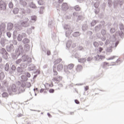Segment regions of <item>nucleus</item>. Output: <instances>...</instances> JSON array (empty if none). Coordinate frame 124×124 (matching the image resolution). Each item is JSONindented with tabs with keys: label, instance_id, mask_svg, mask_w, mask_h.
<instances>
[{
	"label": "nucleus",
	"instance_id": "nucleus-40",
	"mask_svg": "<svg viewBox=\"0 0 124 124\" xmlns=\"http://www.w3.org/2000/svg\"><path fill=\"white\" fill-rule=\"evenodd\" d=\"M95 61H100V56L99 55L97 54L95 56Z\"/></svg>",
	"mask_w": 124,
	"mask_h": 124
},
{
	"label": "nucleus",
	"instance_id": "nucleus-35",
	"mask_svg": "<svg viewBox=\"0 0 124 124\" xmlns=\"http://www.w3.org/2000/svg\"><path fill=\"white\" fill-rule=\"evenodd\" d=\"M93 45L95 48H97L99 46V43L97 42H93Z\"/></svg>",
	"mask_w": 124,
	"mask_h": 124
},
{
	"label": "nucleus",
	"instance_id": "nucleus-36",
	"mask_svg": "<svg viewBox=\"0 0 124 124\" xmlns=\"http://www.w3.org/2000/svg\"><path fill=\"white\" fill-rule=\"evenodd\" d=\"M23 39V37H22V35L21 34H18L17 37V40L18 41H22V40Z\"/></svg>",
	"mask_w": 124,
	"mask_h": 124
},
{
	"label": "nucleus",
	"instance_id": "nucleus-26",
	"mask_svg": "<svg viewBox=\"0 0 124 124\" xmlns=\"http://www.w3.org/2000/svg\"><path fill=\"white\" fill-rule=\"evenodd\" d=\"M109 63L107 62H103L102 63V65L103 68H105V67H107V66H109Z\"/></svg>",
	"mask_w": 124,
	"mask_h": 124
},
{
	"label": "nucleus",
	"instance_id": "nucleus-52",
	"mask_svg": "<svg viewBox=\"0 0 124 124\" xmlns=\"http://www.w3.org/2000/svg\"><path fill=\"white\" fill-rule=\"evenodd\" d=\"M82 65H78L77 66V69L78 70H82Z\"/></svg>",
	"mask_w": 124,
	"mask_h": 124
},
{
	"label": "nucleus",
	"instance_id": "nucleus-15",
	"mask_svg": "<svg viewBox=\"0 0 124 124\" xmlns=\"http://www.w3.org/2000/svg\"><path fill=\"white\" fill-rule=\"evenodd\" d=\"M12 29H13V24L12 23L9 22L8 23L7 26V30L9 31H12Z\"/></svg>",
	"mask_w": 124,
	"mask_h": 124
},
{
	"label": "nucleus",
	"instance_id": "nucleus-23",
	"mask_svg": "<svg viewBox=\"0 0 124 124\" xmlns=\"http://www.w3.org/2000/svg\"><path fill=\"white\" fill-rule=\"evenodd\" d=\"M62 68H63V65H62V64H59L57 66L58 71H62Z\"/></svg>",
	"mask_w": 124,
	"mask_h": 124
},
{
	"label": "nucleus",
	"instance_id": "nucleus-6",
	"mask_svg": "<svg viewBox=\"0 0 124 124\" xmlns=\"http://www.w3.org/2000/svg\"><path fill=\"white\" fill-rule=\"evenodd\" d=\"M16 85L18 86H16L15 84H13L11 87V91L13 92V93H15L16 94H17V93H23V92H20V90H21V85Z\"/></svg>",
	"mask_w": 124,
	"mask_h": 124
},
{
	"label": "nucleus",
	"instance_id": "nucleus-28",
	"mask_svg": "<svg viewBox=\"0 0 124 124\" xmlns=\"http://www.w3.org/2000/svg\"><path fill=\"white\" fill-rule=\"evenodd\" d=\"M64 30H66L67 31H69L71 30V28H70V26L68 25V24H65L64 26Z\"/></svg>",
	"mask_w": 124,
	"mask_h": 124
},
{
	"label": "nucleus",
	"instance_id": "nucleus-63",
	"mask_svg": "<svg viewBox=\"0 0 124 124\" xmlns=\"http://www.w3.org/2000/svg\"><path fill=\"white\" fill-rule=\"evenodd\" d=\"M75 102L76 104H80V102H79V101H78V100H77V99L75 100Z\"/></svg>",
	"mask_w": 124,
	"mask_h": 124
},
{
	"label": "nucleus",
	"instance_id": "nucleus-25",
	"mask_svg": "<svg viewBox=\"0 0 124 124\" xmlns=\"http://www.w3.org/2000/svg\"><path fill=\"white\" fill-rule=\"evenodd\" d=\"M62 8L63 10H67V9H68V6L67 5V4L64 3L62 4Z\"/></svg>",
	"mask_w": 124,
	"mask_h": 124
},
{
	"label": "nucleus",
	"instance_id": "nucleus-9",
	"mask_svg": "<svg viewBox=\"0 0 124 124\" xmlns=\"http://www.w3.org/2000/svg\"><path fill=\"white\" fill-rule=\"evenodd\" d=\"M109 44H111V47H117L118 45L119 44V41H117L116 42H113L110 41V40L107 39L105 43V46H107V45H109Z\"/></svg>",
	"mask_w": 124,
	"mask_h": 124
},
{
	"label": "nucleus",
	"instance_id": "nucleus-16",
	"mask_svg": "<svg viewBox=\"0 0 124 124\" xmlns=\"http://www.w3.org/2000/svg\"><path fill=\"white\" fill-rule=\"evenodd\" d=\"M6 28V26L5 25V23H2L0 25V30L2 31H5V28Z\"/></svg>",
	"mask_w": 124,
	"mask_h": 124
},
{
	"label": "nucleus",
	"instance_id": "nucleus-33",
	"mask_svg": "<svg viewBox=\"0 0 124 124\" xmlns=\"http://www.w3.org/2000/svg\"><path fill=\"white\" fill-rule=\"evenodd\" d=\"M82 31H87L88 30V25L87 24H83L82 27Z\"/></svg>",
	"mask_w": 124,
	"mask_h": 124
},
{
	"label": "nucleus",
	"instance_id": "nucleus-49",
	"mask_svg": "<svg viewBox=\"0 0 124 124\" xmlns=\"http://www.w3.org/2000/svg\"><path fill=\"white\" fill-rule=\"evenodd\" d=\"M6 35L8 38H10V37H11V33H10V32H7Z\"/></svg>",
	"mask_w": 124,
	"mask_h": 124
},
{
	"label": "nucleus",
	"instance_id": "nucleus-5",
	"mask_svg": "<svg viewBox=\"0 0 124 124\" xmlns=\"http://www.w3.org/2000/svg\"><path fill=\"white\" fill-rule=\"evenodd\" d=\"M29 21V19L27 18L26 21H21L19 23L17 24H16L15 26L19 31H21L23 30V27L24 28H28V27H30V23L28 22Z\"/></svg>",
	"mask_w": 124,
	"mask_h": 124
},
{
	"label": "nucleus",
	"instance_id": "nucleus-1",
	"mask_svg": "<svg viewBox=\"0 0 124 124\" xmlns=\"http://www.w3.org/2000/svg\"><path fill=\"white\" fill-rule=\"evenodd\" d=\"M21 62L22 63L20 64V66L21 67H27L29 63L31 62V58L27 55H23L21 59H19L16 61V64H19Z\"/></svg>",
	"mask_w": 124,
	"mask_h": 124
},
{
	"label": "nucleus",
	"instance_id": "nucleus-13",
	"mask_svg": "<svg viewBox=\"0 0 124 124\" xmlns=\"http://www.w3.org/2000/svg\"><path fill=\"white\" fill-rule=\"evenodd\" d=\"M52 81L53 82H55V83H57V82H60V81H62V77L60 76H57L56 77H54L52 79Z\"/></svg>",
	"mask_w": 124,
	"mask_h": 124
},
{
	"label": "nucleus",
	"instance_id": "nucleus-24",
	"mask_svg": "<svg viewBox=\"0 0 124 124\" xmlns=\"http://www.w3.org/2000/svg\"><path fill=\"white\" fill-rule=\"evenodd\" d=\"M115 46H110V47H108L107 48L106 51L107 53H111L112 51V48H114Z\"/></svg>",
	"mask_w": 124,
	"mask_h": 124
},
{
	"label": "nucleus",
	"instance_id": "nucleus-45",
	"mask_svg": "<svg viewBox=\"0 0 124 124\" xmlns=\"http://www.w3.org/2000/svg\"><path fill=\"white\" fill-rule=\"evenodd\" d=\"M116 31V30L114 28H112L110 29V33H114Z\"/></svg>",
	"mask_w": 124,
	"mask_h": 124
},
{
	"label": "nucleus",
	"instance_id": "nucleus-4",
	"mask_svg": "<svg viewBox=\"0 0 124 124\" xmlns=\"http://www.w3.org/2000/svg\"><path fill=\"white\" fill-rule=\"evenodd\" d=\"M17 85L18 86H21V89H19L20 92H22V93H24L25 92V90H26V88H31V84L30 82H27L26 83V82H20L18 81L17 82Z\"/></svg>",
	"mask_w": 124,
	"mask_h": 124
},
{
	"label": "nucleus",
	"instance_id": "nucleus-57",
	"mask_svg": "<svg viewBox=\"0 0 124 124\" xmlns=\"http://www.w3.org/2000/svg\"><path fill=\"white\" fill-rule=\"evenodd\" d=\"M116 56H113L112 57H111L110 58H109L108 59H107L108 61H110V60H114V59H115V58H116Z\"/></svg>",
	"mask_w": 124,
	"mask_h": 124
},
{
	"label": "nucleus",
	"instance_id": "nucleus-30",
	"mask_svg": "<svg viewBox=\"0 0 124 124\" xmlns=\"http://www.w3.org/2000/svg\"><path fill=\"white\" fill-rule=\"evenodd\" d=\"M78 62H81V63H83L84 62H85L86 61H87V59L86 58H81L80 59L78 60Z\"/></svg>",
	"mask_w": 124,
	"mask_h": 124
},
{
	"label": "nucleus",
	"instance_id": "nucleus-3",
	"mask_svg": "<svg viewBox=\"0 0 124 124\" xmlns=\"http://www.w3.org/2000/svg\"><path fill=\"white\" fill-rule=\"evenodd\" d=\"M4 70L7 72H9V74L13 75L16 71V66L13 64L9 66V63H6L4 65Z\"/></svg>",
	"mask_w": 124,
	"mask_h": 124
},
{
	"label": "nucleus",
	"instance_id": "nucleus-17",
	"mask_svg": "<svg viewBox=\"0 0 124 124\" xmlns=\"http://www.w3.org/2000/svg\"><path fill=\"white\" fill-rule=\"evenodd\" d=\"M35 69V65H34V64H31L30 65H29L28 67V70H29V71H31L32 70H34Z\"/></svg>",
	"mask_w": 124,
	"mask_h": 124
},
{
	"label": "nucleus",
	"instance_id": "nucleus-22",
	"mask_svg": "<svg viewBox=\"0 0 124 124\" xmlns=\"http://www.w3.org/2000/svg\"><path fill=\"white\" fill-rule=\"evenodd\" d=\"M72 44V41L71 40H68L66 44V47L67 48H69Z\"/></svg>",
	"mask_w": 124,
	"mask_h": 124
},
{
	"label": "nucleus",
	"instance_id": "nucleus-43",
	"mask_svg": "<svg viewBox=\"0 0 124 124\" xmlns=\"http://www.w3.org/2000/svg\"><path fill=\"white\" fill-rule=\"evenodd\" d=\"M101 34L103 35V36H104L105 34H106V30L103 29L101 31Z\"/></svg>",
	"mask_w": 124,
	"mask_h": 124
},
{
	"label": "nucleus",
	"instance_id": "nucleus-51",
	"mask_svg": "<svg viewBox=\"0 0 124 124\" xmlns=\"http://www.w3.org/2000/svg\"><path fill=\"white\" fill-rule=\"evenodd\" d=\"M53 75L54 76H57L58 75V72L55 70V69L53 68Z\"/></svg>",
	"mask_w": 124,
	"mask_h": 124
},
{
	"label": "nucleus",
	"instance_id": "nucleus-32",
	"mask_svg": "<svg viewBox=\"0 0 124 124\" xmlns=\"http://www.w3.org/2000/svg\"><path fill=\"white\" fill-rule=\"evenodd\" d=\"M8 96V93H7L3 92L2 93V97H3V98H7Z\"/></svg>",
	"mask_w": 124,
	"mask_h": 124
},
{
	"label": "nucleus",
	"instance_id": "nucleus-18",
	"mask_svg": "<svg viewBox=\"0 0 124 124\" xmlns=\"http://www.w3.org/2000/svg\"><path fill=\"white\" fill-rule=\"evenodd\" d=\"M27 67H23L20 66V67H18L16 69L17 70V72L19 73H22V72H24V68H26Z\"/></svg>",
	"mask_w": 124,
	"mask_h": 124
},
{
	"label": "nucleus",
	"instance_id": "nucleus-12",
	"mask_svg": "<svg viewBox=\"0 0 124 124\" xmlns=\"http://www.w3.org/2000/svg\"><path fill=\"white\" fill-rule=\"evenodd\" d=\"M73 67H74V64L71 63L69 64L67 66V69L68 72L69 73H74V72L73 71L72 69H73Z\"/></svg>",
	"mask_w": 124,
	"mask_h": 124
},
{
	"label": "nucleus",
	"instance_id": "nucleus-38",
	"mask_svg": "<svg viewBox=\"0 0 124 124\" xmlns=\"http://www.w3.org/2000/svg\"><path fill=\"white\" fill-rule=\"evenodd\" d=\"M38 3L39 4V5H43V4H44V0H39L38 1Z\"/></svg>",
	"mask_w": 124,
	"mask_h": 124
},
{
	"label": "nucleus",
	"instance_id": "nucleus-55",
	"mask_svg": "<svg viewBox=\"0 0 124 124\" xmlns=\"http://www.w3.org/2000/svg\"><path fill=\"white\" fill-rule=\"evenodd\" d=\"M100 39L102 40V41H105V40H106V37L105 36H103L102 37H101Z\"/></svg>",
	"mask_w": 124,
	"mask_h": 124
},
{
	"label": "nucleus",
	"instance_id": "nucleus-47",
	"mask_svg": "<svg viewBox=\"0 0 124 124\" xmlns=\"http://www.w3.org/2000/svg\"><path fill=\"white\" fill-rule=\"evenodd\" d=\"M96 24V21L93 20L91 23V27H93Z\"/></svg>",
	"mask_w": 124,
	"mask_h": 124
},
{
	"label": "nucleus",
	"instance_id": "nucleus-20",
	"mask_svg": "<svg viewBox=\"0 0 124 124\" xmlns=\"http://www.w3.org/2000/svg\"><path fill=\"white\" fill-rule=\"evenodd\" d=\"M21 83H22V82H26V81H28V77H27L25 75L21 76Z\"/></svg>",
	"mask_w": 124,
	"mask_h": 124
},
{
	"label": "nucleus",
	"instance_id": "nucleus-21",
	"mask_svg": "<svg viewBox=\"0 0 124 124\" xmlns=\"http://www.w3.org/2000/svg\"><path fill=\"white\" fill-rule=\"evenodd\" d=\"M80 35H81V33L79 31H76L73 33V36L74 37H78V36H80Z\"/></svg>",
	"mask_w": 124,
	"mask_h": 124
},
{
	"label": "nucleus",
	"instance_id": "nucleus-64",
	"mask_svg": "<svg viewBox=\"0 0 124 124\" xmlns=\"http://www.w3.org/2000/svg\"><path fill=\"white\" fill-rule=\"evenodd\" d=\"M103 50V48L101 47H99V52H100V53H101V52H102Z\"/></svg>",
	"mask_w": 124,
	"mask_h": 124
},
{
	"label": "nucleus",
	"instance_id": "nucleus-2",
	"mask_svg": "<svg viewBox=\"0 0 124 124\" xmlns=\"http://www.w3.org/2000/svg\"><path fill=\"white\" fill-rule=\"evenodd\" d=\"M24 52V49L21 45H19L16 49V53L12 54V57L13 60H17V58Z\"/></svg>",
	"mask_w": 124,
	"mask_h": 124
},
{
	"label": "nucleus",
	"instance_id": "nucleus-19",
	"mask_svg": "<svg viewBox=\"0 0 124 124\" xmlns=\"http://www.w3.org/2000/svg\"><path fill=\"white\" fill-rule=\"evenodd\" d=\"M73 32V31L72 30H67L65 32V35L66 37H69V35Z\"/></svg>",
	"mask_w": 124,
	"mask_h": 124
},
{
	"label": "nucleus",
	"instance_id": "nucleus-53",
	"mask_svg": "<svg viewBox=\"0 0 124 124\" xmlns=\"http://www.w3.org/2000/svg\"><path fill=\"white\" fill-rule=\"evenodd\" d=\"M62 62V59L60 58L55 61L56 63H60Z\"/></svg>",
	"mask_w": 124,
	"mask_h": 124
},
{
	"label": "nucleus",
	"instance_id": "nucleus-37",
	"mask_svg": "<svg viewBox=\"0 0 124 124\" xmlns=\"http://www.w3.org/2000/svg\"><path fill=\"white\" fill-rule=\"evenodd\" d=\"M74 8L76 11H80V10H81V8H80V6H79V5H76V6H75Z\"/></svg>",
	"mask_w": 124,
	"mask_h": 124
},
{
	"label": "nucleus",
	"instance_id": "nucleus-7",
	"mask_svg": "<svg viewBox=\"0 0 124 124\" xmlns=\"http://www.w3.org/2000/svg\"><path fill=\"white\" fill-rule=\"evenodd\" d=\"M2 57L4 60H7L8 59V52L6 51V49L3 47L0 48V57Z\"/></svg>",
	"mask_w": 124,
	"mask_h": 124
},
{
	"label": "nucleus",
	"instance_id": "nucleus-50",
	"mask_svg": "<svg viewBox=\"0 0 124 124\" xmlns=\"http://www.w3.org/2000/svg\"><path fill=\"white\" fill-rule=\"evenodd\" d=\"M12 42L14 45H17L18 44V42L16 40H13Z\"/></svg>",
	"mask_w": 124,
	"mask_h": 124
},
{
	"label": "nucleus",
	"instance_id": "nucleus-8",
	"mask_svg": "<svg viewBox=\"0 0 124 124\" xmlns=\"http://www.w3.org/2000/svg\"><path fill=\"white\" fill-rule=\"evenodd\" d=\"M9 41L4 37H2L0 39V46L1 48H4L6 44H8Z\"/></svg>",
	"mask_w": 124,
	"mask_h": 124
},
{
	"label": "nucleus",
	"instance_id": "nucleus-59",
	"mask_svg": "<svg viewBox=\"0 0 124 124\" xmlns=\"http://www.w3.org/2000/svg\"><path fill=\"white\" fill-rule=\"evenodd\" d=\"M46 54L47 55V56H50V55H51V51L50 50H46Z\"/></svg>",
	"mask_w": 124,
	"mask_h": 124
},
{
	"label": "nucleus",
	"instance_id": "nucleus-60",
	"mask_svg": "<svg viewBox=\"0 0 124 124\" xmlns=\"http://www.w3.org/2000/svg\"><path fill=\"white\" fill-rule=\"evenodd\" d=\"M34 74H37V75H38V74H40V71H36L35 72H34Z\"/></svg>",
	"mask_w": 124,
	"mask_h": 124
},
{
	"label": "nucleus",
	"instance_id": "nucleus-34",
	"mask_svg": "<svg viewBox=\"0 0 124 124\" xmlns=\"http://www.w3.org/2000/svg\"><path fill=\"white\" fill-rule=\"evenodd\" d=\"M5 75L4 73L1 72L0 73V81H1V80H3V78H4Z\"/></svg>",
	"mask_w": 124,
	"mask_h": 124
},
{
	"label": "nucleus",
	"instance_id": "nucleus-54",
	"mask_svg": "<svg viewBox=\"0 0 124 124\" xmlns=\"http://www.w3.org/2000/svg\"><path fill=\"white\" fill-rule=\"evenodd\" d=\"M9 7L10 8H13V3H12V2H10L9 3Z\"/></svg>",
	"mask_w": 124,
	"mask_h": 124
},
{
	"label": "nucleus",
	"instance_id": "nucleus-62",
	"mask_svg": "<svg viewBox=\"0 0 124 124\" xmlns=\"http://www.w3.org/2000/svg\"><path fill=\"white\" fill-rule=\"evenodd\" d=\"M26 36H27V34H26V33H22L21 34V36H22V38L23 37H26Z\"/></svg>",
	"mask_w": 124,
	"mask_h": 124
},
{
	"label": "nucleus",
	"instance_id": "nucleus-48",
	"mask_svg": "<svg viewBox=\"0 0 124 124\" xmlns=\"http://www.w3.org/2000/svg\"><path fill=\"white\" fill-rule=\"evenodd\" d=\"M25 76L27 77V78H30L31 77V74L29 72H26L25 73Z\"/></svg>",
	"mask_w": 124,
	"mask_h": 124
},
{
	"label": "nucleus",
	"instance_id": "nucleus-61",
	"mask_svg": "<svg viewBox=\"0 0 124 124\" xmlns=\"http://www.w3.org/2000/svg\"><path fill=\"white\" fill-rule=\"evenodd\" d=\"M81 19H82V16H78L77 17V21H80V20H81Z\"/></svg>",
	"mask_w": 124,
	"mask_h": 124
},
{
	"label": "nucleus",
	"instance_id": "nucleus-56",
	"mask_svg": "<svg viewBox=\"0 0 124 124\" xmlns=\"http://www.w3.org/2000/svg\"><path fill=\"white\" fill-rule=\"evenodd\" d=\"M49 93H55V90H54L53 89H50L49 90Z\"/></svg>",
	"mask_w": 124,
	"mask_h": 124
},
{
	"label": "nucleus",
	"instance_id": "nucleus-11",
	"mask_svg": "<svg viewBox=\"0 0 124 124\" xmlns=\"http://www.w3.org/2000/svg\"><path fill=\"white\" fill-rule=\"evenodd\" d=\"M105 24V22H104V21H101L100 24L95 27V31H100L102 28H104Z\"/></svg>",
	"mask_w": 124,
	"mask_h": 124
},
{
	"label": "nucleus",
	"instance_id": "nucleus-27",
	"mask_svg": "<svg viewBox=\"0 0 124 124\" xmlns=\"http://www.w3.org/2000/svg\"><path fill=\"white\" fill-rule=\"evenodd\" d=\"M118 34H119V36L121 37V38H122V39H123V38H124V32H123V31H118Z\"/></svg>",
	"mask_w": 124,
	"mask_h": 124
},
{
	"label": "nucleus",
	"instance_id": "nucleus-46",
	"mask_svg": "<svg viewBox=\"0 0 124 124\" xmlns=\"http://www.w3.org/2000/svg\"><path fill=\"white\" fill-rule=\"evenodd\" d=\"M36 16H31V21H33L34 22H35L36 21Z\"/></svg>",
	"mask_w": 124,
	"mask_h": 124
},
{
	"label": "nucleus",
	"instance_id": "nucleus-10",
	"mask_svg": "<svg viewBox=\"0 0 124 124\" xmlns=\"http://www.w3.org/2000/svg\"><path fill=\"white\" fill-rule=\"evenodd\" d=\"M6 49L8 53H10V54H12L14 52L15 49H14V46L13 44H10L9 45H7L6 46Z\"/></svg>",
	"mask_w": 124,
	"mask_h": 124
},
{
	"label": "nucleus",
	"instance_id": "nucleus-44",
	"mask_svg": "<svg viewBox=\"0 0 124 124\" xmlns=\"http://www.w3.org/2000/svg\"><path fill=\"white\" fill-rule=\"evenodd\" d=\"M52 26H54V23H53V21H49L48 23V27L49 28H52Z\"/></svg>",
	"mask_w": 124,
	"mask_h": 124
},
{
	"label": "nucleus",
	"instance_id": "nucleus-29",
	"mask_svg": "<svg viewBox=\"0 0 124 124\" xmlns=\"http://www.w3.org/2000/svg\"><path fill=\"white\" fill-rule=\"evenodd\" d=\"M22 42L24 44H28V43H30V40L27 38H25L22 40Z\"/></svg>",
	"mask_w": 124,
	"mask_h": 124
},
{
	"label": "nucleus",
	"instance_id": "nucleus-58",
	"mask_svg": "<svg viewBox=\"0 0 124 124\" xmlns=\"http://www.w3.org/2000/svg\"><path fill=\"white\" fill-rule=\"evenodd\" d=\"M104 59H105V56H104V55H100V61H101V60H103Z\"/></svg>",
	"mask_w": 124,
	"mask_h": 124
},
{
	"label": "nucleus",
	"instance_id": "nucleus-42",
	"mask_svg": "<svg viewBox=\"0 0 124 124\" xmlns=\"http://www.w3.org/2000/svg\"><path fill=\"white\" fill-rule=\"evenodd\" d=\"M27 32L29 33V34H31V32H32V30H31V28H28L27 29Z\"/></svg>",
	"mask_w": 124,
	"mask_h": 124
},
{
	"label": "nucleus",
	"instance_id": "nucleus-31",
	"mask_svg": "<svg viewBox=\"0 0 124 124\" xmlns=\"http://www.w3.org/2000/svg\"><path fill=\"white\" fill-rule=\"evenodd\" d=\"M24 50L27 51L30 50V45L29 44H26L24 46Z\"/></svg>",
	"mask_w": 124,
	"mask_h": 124
},
{
	"label": "nucleus",
	"instance_id": "nucleus-41",
	"mask_svg": "<svg viewBox=\"0 0 124 124\" xmlns=\"http://www.w3.org/2000/svg\"><path fill=\"white\" fill-rule=\"evenodd\" d=\"M75 59H79L80 58V55L77 53H75L74 55Z\"/></svg>",
	"mask_w": 124,
	"mask_h": 124
},
{
	"label": "nucleus",
	"instance_id": "nucleus-39",
	"mask_svg": "<svg viewBox=\"0 0 124 124\" xmlns=\"http://www.w3.org/2000/svg\"><path fill=\"white\" fill-rule=\"evenodd\" d=\"M18 12H19V9L18 8H15L13 10V13L14 14H18Z\"/></svg>",
	"mask_w": 124,
	"mask_h": 124
},
{
	"label": "nucleus",
	"instance_id": "nucleus-14",
	"mask_svg": "<svg viewBox=\"0 0 124 124\" xmlns=\"http://www.w3.org/2000/svg\"><path fill=\"white\" fill-rule=\"evenodd\" d=\"M6 9V3L2 2L0 3V10H5Z\"/></svg>",
	"mask_w": 124,
	"mask_h": 124
}]
</instances>
